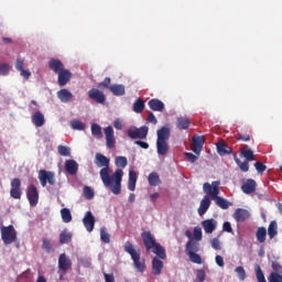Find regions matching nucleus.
Instances as JSON below:
<instances>
[{"mask_svg": "<svg viewBox=\"0 0 282 282\" xmlns=\"http://www.w3.org/2000/svg\"><path fill=\"white\" fill-rule=\"evenodd\" d=\"M249 161L241 162V160H236V164L239 166L242 173H248L250 171Z\"/></svg>", "mask_w": 282, "mask_h": 282, "instance_id": "obj_44", "label": "nucleus"}, {"mask_svg": "<svg viewBox=\"0 0 282 282\" xmlns=\"http://www.w3.org/2000/svg\"><path fill=\"white\" fill-rule=\"evenodd\" d=\"M156 152L158 155H166L169 153V139L171 138V128L163 126L156 131Z\"/></svg>", "mask_w": 282, "mask_h": 282, "instance_id": "obj_4", "label": "nucleus"}, {"mask_svg": "<svg viewBox=\"0 0 282 282\" xmlns=\"http://www.w3.org/2000/svg\"><path fill=\"white\" fill-rule=\"evenodd\" d=\"M279 225H276V220H272L270 224H269V227H268V236H269V239H274V237L276 235H279Z\"/></svg>", "mask_w": 282, "mask_h": 282, "instance_id": "obj_33", "label": "nucleus"}, {"mask_svg": "<svg viewBox=\"0 0 282 282\" xmlns=\"http://www.w3.org/2000/svg\"><path fill=\"white\" fill-rule=\"evenodd\" d=\"M57 83L59 87H65L72 80V72L69 69H63L62 72L57 73Z\"/></svg>", "mask_w": 282, "mask_h": 282, "instance_id": "obj_15", "label": "nucleus"}, {"mask_svg": "<svg viewBox=\"0 0 282 282\" xmlns=\"http://www.w3.org/2000/svg\"><path fill=\"white\" fill-rule=\"evenodd\" d=\"M206 281V271H204V269H198L196 271V279L194 280V282H204Z\"/></svg>", "mask_w": 282, "mask_h": 282, "instance_id": "obj_46", "label": "nucleus"}, {"mask_svg": "<svg viewBox=\"0 0 282 282\" xmlns=\"http://www.w3.org/2000/svg\"><path fill=\"white\" fill-rule=\"evenodd\" d=\"M70 124L76 131H85V123L83 121L73 120Z\"/></svg>", "mask_w": 282, "mask_h": 282, "instance_id": "obj_47", "label": "nucleus"}, {"mask_svg": "<svg viewBox=\"0 0 282 282\" xmlns=\"http://www.w3.org/2000/svg\"><path fill=\"white\" fill-rule=\"evenodd\" d=\"M123 250L124 252H127V254H130L133 261L134 269L138 272L142 273L144 272V270H147V262L144 259L140 257V249H135V247L133 246V243H131V241H127L124 243Z\"/></svg>", "mask_w": 282, "mask_h": 282, "instance_id": "obj_3", "label": "nucleus"}, {"mask_svg": "<svg viewBox=\"0 0 282 282\" xmlns=\"http://www.w3.org/2000/svg\"><path fill=\"white\" fill-rule=\"evenodd\" d=\"M213 202H215L216 206H218L219 208H221L223 210H228V208L230 207V203H228V200L219 195H217Z\"/></svg>", "mask_w": 282, "mask_h": 282, "instance_id": "obj_31", "label": "nucleus"}, {"mask_svg": "<svg viewBox=\"0 0 282 282\" xmlns=\"http://www.w3.org/2000/svg\"><path fill=\"white\" fill-rule=\"evenodd\" d=\"M20 76H22V78H24L25 80H30V76H32V73L30 70H26L25 68H22V70H20Z\"/></svg>", "mask_w": 282, "mask_h": 282, "instance_id": "obj_60", "label": "nucleus"}, {"mask_svg": "<svg viewBox=\"0 0 282 282\" xmlns=\"http://www.w3.org/2000/svg\"><path fill=\"white\" fill-rule=\"evenodd\" d=\"M148 122H151L152 124H158V118H155V115H153V112L149 113Z\"/></svg>", "mask_w": 282, "mask_h": 282, "instance_id": "obj_64", "label": "nucleus"}, {"mask_svg": "<svg viewBox=\"0 0 282 282\" xmlns=\"http://www.w3.org/2000/svg\"><path fill=\"white\" fill-rule=\"evenodd\" d=\"M241 188L246 193V195H250L251 193H254V191H257V182H254V180L252 178H249L245 184H242Z\"/></svg>", "mask_w": 282, "mask_h": 282, "instance_id": "obj_22", "label": "nucleus"}, {"mask_svg": "<svg viewBox=\"0 0 282 282\" xmlns=\"http://www.w3.org/2000/svg\"><path fill=\"white\" fill-rule=\"evenodd\" d=\"M104 133L106 135V147L108 149H113L116 147V135L113 133V128L108 126L104 129Z\"/></svg>", "mask_w": 282, "mask_h": 282, "instance_id": "obj_11", "label": "nucleus"}, {"mask_svg": "<svg viewBox=\"0 0 282 282\" xmlns=\"http://www.w3.org/2000/svg\"><path fill=\"white\" fill-rule=\"evenodd\" d=\"M256 237L259 243H265V237H268V229H265V227H259L256 231Z\"/></svg>", "mask_w": 282, "mask_h": 282, "instance_id": "obj_32", "label": "nucleus"}, {"mask_svg": "<svg viewBox=\"0 0 282 282\" xmlns=\"http://www.w3.org/2000/svg\"><path fill=\"white\" fill-rule=\"evenodd\" d=\"M104 279L106 282H116V278L113 276V273H104Z\"/></svg>", "mask_w": 282, "mask_h": 282, "instance_id": "obj_63", "label": "nucleus"}, {"mask_svg": "<svg viewBox=\"0 0 282 282\" xmlns=\"http://www.w3.org/2000/svg\"><path fill=\"white\" fill-rule=\"evenodd\" d=\"M48 67L54 72V74H59V72H63L65 69V64L61 62V59L57 58H51L48 61Z\"/></svg>", "mask_w": 282, "mask_h": 282, "instance_id": "obj_18", "label": "nucleus"}, {"mask_svg": "<svg viewBox=\"0 0 282 282\" xmlns=\"http://www.w3.org/2000/svg\"><path fill=\"white\" fill-rule=\"evenodd\" d=\"M209 208H210V198L208 196H204L198 207V215H200V217L202 215H206Z\"/></svg>", "mask_w": 282, "mask_h": 282, "instance_id": "obj_24", "label": "nucleus"}, {"mask_svg": "<svg viewBox=\"0 0 282 282\" xmlns=\"http://www.w3.org/2000/svg\"><path fill=\"white\" fill-rule=\"evenodd\" d=\"M42 248H43V250H45V252H52L53 247H52V242L50 241V239H47V238L43 239Z\"/></svg>", "mask_w": 282, "mask_h": 282, "instance_id": "obj_49", "label": "nucleus"}, {"mask_svg": "<svg viewBox=\"0 0 282 282\" xmlns=\"http://www.w3.org/2000/svg\"><path fill=\"white\" fill-rule=\"evenodd\" d=\"M61 215L64 224H69V221H72V212L68 208H63Z\"/></svg>", "mask_w": 282, "mask_h": 282, "instance_id": "obj_38", "label": "nucleus"}, {"mask_svg": "<svg viewBox=\"0 0 282 282\" xmlns=\"http://www.w3.org/2000/svg\"><path fill=\"white\" fill-rule=\"evenodd\" d=\"M99 89H109L111 87V78L106 77L102 82L98 84Z\"/></svg>", "mask_w": 282, "mask_h": 282, "instance_id": "obj_48", "label": "nucleus"}, {"mask_svg": "<svg viewBox=\"0 0 282 282\" xmlns=\"http://www.w3.org/2000/svg\"><path fill=\"white\" fill-rule=\"evenodd\" d=\"M1 239L4 243V246H10V243H14L17 241V229H14V226H3L1 227Z\"/></svg>", "mask_w": 282, "mask_h": 282, "instance_id": "obj_5", "label": "nucleus"}, {"mask_svg": "<svg viewBox=\"0 0 282 282\" xmlns=\"http://www.w3.org/2000/svg\"><path fill=\"white\" fill-rule=\"evenodd\" d=\"M162 270H164V262H162L158 257H154L152 259V274H154V276H159V274H162Z\"/></svg>", "mask_w": 282, "mask_h": 282, "instance_id": "obj_20", "label": "nucleus"}, {"mask_svg": "<svg viewBox=\"0 0 282 282\" xmlns=\"http://www.w3.org/2000/svg\"><path fill=\"white\" fill-rule=\"evenodd\" d=\"M128 135L131 138V140H147V137L149 135V128L147 126L141 128L131 127L128 130Z\"/></svg>", "mask_w": 282, "mask_h": 282, "instance_id": "obj_6", "label": "nucleus"}, {"mask_svg": "<svg viewBox=\"0 0 282 282\" xmlns=\"http://www.w3.org/2000/svg\"><path fill=\"white\" fill-rule=\"evenodd\" d=\"M148 182L150 186H159L160 184V174L158 172H152L148 176Z\"/></svg>", "mask_w": 282, "mask_h": 282, "instance_id": "obj_34", "label": "nucleus"}, {"mask_svg": "<svg viewBox=\"0 0 282 282\" xmlns=\"http://www.w3.org/2000/svg\"><path fill=\"white\" fill-rule=\"evenodd\" d=\"M57 151L59 155H63L64 158H69V155H72V150L65 145H58Z\"/></svg>", "mask_w": 282, "mask_h": 282, "instance_id": "obj_42", "label": "nucleus"}, {"mask_svg": "<svg viewBox=\"0 0 282 282\" xmlns=\"http://www.w3.org/2000/svg\"><path fill=\"white\" fill-rule=\"evenodd\" d=\"M212 248L214 250H221V242L217 238L212 239Z\"/></svg>", "mask_w": 282, "mask_h": 282, "instance_id": "obj_59", "label": "nucleus"}, {"mask_svg": "<svg viewBox=\"0 0 282 282\" xmlns=\"http://www.w3.org/2000/svg\"><path fill=\"white\" fill-rule=\"evenodd\" d=\"M142 241L145 246L147 252H152L159 257V259H166V249L162 247V245L155 241V237L151 234V231H143L141 234Z\"/></svg>", "mask_w": 282, "mask_h": 282, "instance_id": "obj_2", "label": "nucleus"}, {"mask_svg": "<svg viewBox=\"0 0 282 282\" xmlns=\"http://www.w3.org/2000/svg\"><path fill=\"white\" fill-rule=\"evenodd\" d=\"M57 98L61 100V102H69L72 98H74V95L67 88H63L57 91Z\"/></svg>", "mask_w": 282, "mask_h": 282, "instance_id": "obj_23", "label": "nucleus"}, {"mask_svg": "<svg viewBox=\"0 0 282 282\" xmlns=\"http://www.w3.org/2000/svg\"><path fill=\"white\" fill-rule=\"evenodd\" d=\"M133 111L134 113H142L144 111V100L137 99L133 104Z\"/></svg>", "mask_w": 282, "mask_h": 282, "instance_id": "obj_36", "label": "nucleus"}, {"mask_svg": "<svg viewBox=\"0 0 282 282\" xmlns=\"http://www.w3.org/2000/svg\"><path fill=\"white\" fill-rule=\"evenodd\" d=\"M216 148H217L218 155L224 156V155H230V153H232V148H230L226 143L218 142L216 144Z\"/></svg>", "mask_w": 282, "mask_h": 282, "instance_id": "obj_28", "label": "nucleus"}, {"mask_svg": "<svg viewBox=\"0 0 282 282\" xmlns=\"http://www.w3.org/2000/svg\"><path fill=\"white\" fill-rule=\"evenodd\" d=\"M65 171H67L69 175H76V173H78V163L74 160H67L65 162Z\"/></svg>", "mask_w": 282, "mask_h": 282, "instance_id": "obj_25", "label": "nucleus"}, {"mask_svg": "<svg viewBox=\"0 0 282 282\" xmlns=\"http://www.w3.org/2000/svg\"><path fill=\"white\" fill-rule=\"evenodd\" d=\"M88 98H90V100H95L97 105H105V101L107 100L105 93L100 91L98 88H91L88 91Z\"/></svg>", "mask_w": 282, "mask_h": 282, "instance_id": "obj_9", "label": "nucleus"}, {"mask_svg": "<svg viewBox=\"0 0 282 282\" xmlns=\"http://www.w3.org/2000/svg\"><path fill=\"white\" fill-rule=\"evenodd\" d=\"M187 256L192 263H197L198 265H202V256L197 254V252H191L187 253Z\"/></svg>", "mask_w": 282, "mask_h": 282, "instance_id": "obj_45", "label": "nucleus"}, {"mask_svg": "<svg viewBox=\"0 0 282 282\" xmlns=\"http://www.w3.org/2000/svg\"><path fill=\"white\" fill-rule=\"evenodd\" d=\"M109 89L113 96H124L126 94V88L122 84H113L109 87Z\"/></svg>", "mask_w": 282, "mask_h": 282, "instance_id": "obj_30", "label": "nucleus"}, {"mask_svg": "<svg viewBox=\"0 0 282 282\" xmlns=\"http://www.w3.org/2000/svg\"><path fill=\"white\" fill-rule=\"evenodd\" d=\"M91 134L95 135V138H102V128L98 123L91 124Z\"/></svg>", "mask_w": 282, "mask_h": 282, "instance_id": "obj_37", "label": "nucleus"}, {"mask_svg": "<svg viewBox=\"0 0 282 282\" xmlns=\"http://www.w3.org/2000/svg\"><path fill=\"white\" fill-rule=\"evenodd\" d=\"M234 219L238 224H241L242 221H246V219H250V212H248V209L238 208L234 213Z\"/></svg>", "mask_w": 282, "mask_h": 282, "instance_id": "obj_17", "label": "nucleus"}, {"mask_svg": "<svg viewBox=\"0 0 282 282\" xmlns=\"http://www.w3.org/2000/svg\"><path fill=\"white\" fill-rule=\"evenodd\" d=\"M39 180L41 182V186H43V187L47 186V183L51 186H54V184H56V178H55L54 172L40 170L39 171Z\"/></svg>", "mask_w": 282, "mask_h": 282, "instance_id": "obj_7", "label": "nucleus"}, {"mask_svg": "<svg viewBox=\"0 0 282 282\" xmlns=\"http://www.w3.org/2000/svg\"><path fill=\"white\" fill-rule=\"evenodd\" d=\"M202 238H203L202 228L195 227L194 228V241H202Z\"/></svg>", "mask_w": 282, "mask_h": 282, "instance_id": "obj_55", "label": "nucleus"}, {"mask_svg": "<svg viewBox=\"0 0 282 282\" xmlns=\"http://www.w3.org/2000/svg\"><path fill=\"white\" fill-rule=\"evenodd\" d=\"M240 155H242V158H245V160L247 162H254V152H252V150L248 149V150H241L240 151Z\"/></svg>", "mask_w": 282, "mask_h": 282, "instance_id": "obj_35", "label": "nucleus"}, {"mask_svg": "<svg viewBox=\"0 0 282 282\" xmlns=\"http://www.w3.org/2000/svg\"><path fill=\"white\" fill-rule=\"evenodd\" d=\"M83 224L88 232L94 231V227L96 226V217H94V214L91 212H86Z\"/></svg>", "mask_w": 282, "mask_h": 282, "instance_id": "obj_14", "label": "nucleus"}, {"mask_svg": "<svg viewBox=\"0 0 282 282\" xmlns=\"http://www.w3.org/2000/svg\"><path fill=\"white\" fill-rule=\"evenodd\" d=\"M202 227L204 228L207 235H213L217 229V220L215 219H206L202 221Z\"/></svg>", "mask_w": 282, "mask_h": 282, "instance_id": "obj_16", "label": "nucleus"}, {"mask_svg": "<svg viewBox=\"0 0 282 282\" xmlns=\"http://www.w3.org/2000/svg\"><path fill=\"white\" fill-rule=\"evenodd\" d=\"M185 252L186 254H191V252H199V241L195 239L188 240L185 246Z\"/></svg>", "mask_w": 282, "mask_h": 282, "instance_id": "obj_21", "label": "nucleus"}, {"mask_svg": "<svg viewBox=\"0 0 282 282\" xmlns=\"http://www.w3.org/2000/svg\"><path fill=\"white\" fill-rule=\"evenodd\" d=\"M84 197L86 199H94V189L89 186L84 187Z\"/></svg>", "mask_w": 282, "mask_h": 282, "instance_id": "obj_51", "label": "nucleus"}, {"mask_svg": "<svg viewBox=\"0 0 282 282\" xmlns=\"http://www.w3.org/2000/svg\"><path fill=\"white\" fill-rule=\"evenodd\" d=\"M58 268L63 270V272H67V270L72 268V260H69L65 253L59 254Z\"/></svg>", "mask_w": 282, "mask_h": 282, "instance_id": "obj_19", "label": "nucleus"}, {"mask_svg": "<svg viewBox=\"0 0 282 282\" xmlns=\"http://www.w3.org/2000/svg\"><path fill=\"white\" fill-rule=\"evenodd\" d=\"M176 127L181 130H186L191 127V119L188 117H177Z\"/></svg>", "mask_w": 282, "mask_h": 282, "instance_id": "obj_29", "label": "nucleus"}, {"mask_svg": "<svg viewBox=\"0 0 282 282\" xmlns=\"http://www.w3.org/2000/svg\"><path fill=\"white\" fill-rule=\"evenodd\" d=\"M23 67H25V62H23V59H17L15 69L18 72H21L22 69H24Z\"/></svg>", "mask_w": 282, "mask_h": 282, "instance_id": "obj_61", "label": "nucleus"}, {"mask_svg": "<svg viewBox=\"0 0 282 282\" xmlns=\"http://www.w3.org/2000/svg\"><path fill=\"white\" fill-rule=\"evenodd\" d=\"M100 239L104 243H110L111 236H109V232H107V228L102 227L100 229Z\"/></svg>", "mask_w": 282, "mask_h": 282, "instance_id": "obj_41", "label": "nucleus"}, {"mask_svg": "<svg viewBox=\"0 0 282 282\" xmlns=\"http://www.w3.org/2000/svg\"><path fill=\"white\" fill-rule=\"evenodd\" d=\"M21 180L20 178H13L11 181V191L10 195L13 199H21Z\"/></svg>", "mask_w": 282, "mask_h": 282, "instance_id": "obj_13", "label": "nucleus"}, {"mask_svg": "<svg viewBox=\"0 0 282 282\" xmlns=\"http://www.w3.org/2000/svg\"><path fill=\"white\" fill-rule=\"evenodd\" d=\"M128 163L126 156H117L115 161L116 166L119 169H126Z\"/></svg>", "mask_w": 282, "mask_h": 282, "instance_id": "obj_43", "label": "nucleus"}, {"mask_svg": "<svg viewBox=\"0 0 282 282\" xmlns=\"http://www.w3.org/2000/svg\"><path fill=\"white\" fill-rule=\"evenodd\" d=\"M95 164L101 169L99 175L104 186L110 188L113 195H120L122 193V177L124 176L122 169H118L112 175H109V159L101 153L96 154Z\"/></svg>", "mask_w": 282, "mask_h": 282, "instance_id": "obj_1", "label": "nucleus"}, {"mask_svg": "<svg viewBox=\"0 0 282 282\" xmlns=\"http://www.w3.org/2000/svg\"><path fill=\"white\" fill-rule=\"evenodd\" d=\"M235 272L238 274L240 281H246V269L243 267L236 268Z\"/></svg>", "mask_w": 282, "mask_h": 282, "instance_id": "obj_52", "label": "nucleus"}, {"mask_svg": "<svg viewBox=\"0 0 282 282\" xmlns=\"http://www.w3.org/2000/svg\"><path fill=\"white\" fill-rule=\"evenodd\" d=\"M223 230L224 232H232V225H230V221H225L223 224Z\"/></svg>", "mask_w": 282, "mask_h": 282, "instance_id": "obj_62", "label": "nucleus"}, {"mask_svg": "<svg viewBox=\"0 0 282 282\" xmlns=\"http://www.w3.org/2000/svg\"><path fill=\"white\" fill-rule=\"evenodd\" d=\"M187 162H191L192 164H195V162H197V155L191 153V152H185L184 153Z\"/></svg>", "mask_w": 282, "mask_h": 282, "instance_id": "obj_57", "label": "nucleus"}, {"mask_svg": "<svg viewBox=\"0 0 282 282\" xmlns=\"http://www.w3.org/2000/svg\"><path fill=\"white\" fill-rule=\"evenodd\" d=\"M148 105L152 111H164V102L160 99H151Z\"/></svg>", "mask_w": 282, "mask_h": 282, "instance_id": "obj_26", "label": "nucleus"}, {"mask_svg": "<svg viewBox=\"0 0 282 282\" xmlns=\"http://www.w3.org/2000/svg\"><path fill=\"white\" fill-rule=\"evenodd\" d=\"M26 197L30 206L34 208L39 204V189L34 185H30L26 189Z\"/></svg>", "mask_w": 282, "mask_h": 282, "instance_id": "obj_10", "label": "nucleus"}, {"mask_svg": "<svg viewBox=\"0 0 282 282\" xmlns=\"http://www.w3.org/2000/svg\"><path fill=\"white\" fill-rule=\"evenodd\" d=\"M254 169L256 171L260 174L263 175L265 169H268V166H265V164L261 163V162H256L254 163Z\"/></svg>", "mask_w": 282, "mask_h": 282, "instance_id": "obj_53", "label": "nucleus"}, {"mask_svg": "<svg viewBox=\"0 0 282 282\" xmlns=\"http://www.w3.org/2000/svg\"><path fill=\"white\" fill-rule=\"evenodd\" d=\"M272 270L274 271L273 273L282 275V265L278 261H273L271 264Z\"/></svg>", "mask_w": 282, "mask_h": 282, "instance_id": "obj_50", "label": "nucleus"}, {"mask_svg": "<svg viewBox=\"0 0 282 282\" xmlns=\"http://www.w3.org/2000/svg\"><path fill=\"white\" fill-rule=\"evenodd\" d=\"M269 282H282V275L279 273H270Z\"/></svg>", "mask_w": 282, "mask_h": 282, "instance_id": "obj_56", "label": "nucleus"}, {"mask_svg": "<svg viewBox=\"0 0 282 282\" xmlns=\"http://www.w3.org/2000/svg\"><path fill=\"white\" fill-rule=\"evenodd\" d=\"M32 122L36 127H43L45 124V115L41 111H36L32 115Z\"/></svg>", "mask_w": 282, "mask_h": 282, "instance_id": "obj_27", "label": "nucleus"}, {"mask_svg": "<svg viewBox=\"0 0 282 282\" xmlns=\"http://www.w3.org/2000/svg\"><path fill=\"white\" fill-rule=\"evenodd\" d=\"M236 140H241L242 142H250V134H243L241 132H238L236 134Z\"/></svg>", "mask_w": 282, "mask_h": 282, "instance_id": "obj_58", "label": "nucleus"}, {"mask_svg": "<svg viewBox=\"0 0 282 282\" xmlns=\"http://www.w3.org/2000/svg\"><path fill=\"white\" fill-rule=\"evenodd\" d=\"M205 142L206 139L204 137L194 135L192 139V151L196 153V155H199V153H202V149H204Z\"/></svg>", "mask_w": 282, "mask_h": 282, "instance_id": "obj_12", "label": "nucleus"}, {"mask_svg": "<svg viewBox=\"0 0 282 282\" xmlns=\"http://www.w3.org/2000/svg\"><path fill=\"white\" fill-rule=\"evenodd\" d=\"M69 241H72V234L67 231H62L59 234V243L65 245L69 243Z\"/></svg>", "mask_w": 282, "mask_h": 282, "instance_id": "obj_39", "label": "nucleus"}, {"mask_svg": "<svg viewBox=\"0 0 282 282\" xmlns=\"http://www.w3.org/2000/svg\"><path fill=\"white\" fill-rule=\"evenodd\" d=\"M254 270H256V276L258 282H268L265 280V275L263 274V271L261 270V265L257 264Z\"/></svg>", "mask_w": 282, "mask_h": 282, "instance_id": "obj_40", "label": "nucleus"}, {"mask_svg": "<svg viewBox=\"0 0 282 282\" xmlns=\"http://www.w3.org/2000/svg\"><path fill=\"white\" fill-rule=\"evenodd\" d=\"M10 74V65L3 63L0 64V76H8Z\"/></svg>", "mask_w": 282, "mask_h": 282, "instance_id": "obj_54", "label": "nucleus"}, {"mask_svg": "<svg viewBox=\"0 0 282 282\" xmlns=\"http://www.w3.org/2000/svg\"><path fill=\"white\" fill-rule=\"evenodd\" d=\"M219 181H214L210 183H204L203 191L206 194L205 196L214 199L217 195H219Z\"/></svg>", "mask_w": 282, "mask_h": 282, "instance_id": "obj_8", "label": "nucleus"}]
</instances>
